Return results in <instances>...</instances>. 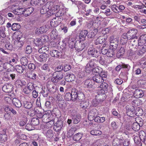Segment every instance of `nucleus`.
<instances>
[{"label": "nucleus", "instance_id": "obj_47", "mask_svg": "<svg viewBox=\"0 0 146 146\" xmlns=\"http://www.w3.org/2000/svg\"><path fill=\"white\" fill-rule=\"evenodd\" d=\"M98 31V29H94L92 32H91L89 33L88 36V37L90 38L94 37L96 35Z\"/></svg>", "mask_w": 146, "mask_h": 146}, {"label": "nucleus", "instance_id": "obj_20", "mask_svg": "<svg viewBox=\"0 0 146 146\" xmlns=\"http://www.w3.org/2000/svg\"><path fill=\"white\" fill-rule=\"evenodd\" d=\"M48 55L45 53L41 54L39 57L37 58L38 60L40 62H45L47 59Z\"/></svg>", "mask_w": 146, "mask_h": 146}, {"label": "nucleus", "instance_id": "obj_22", "mask_svg": "<svg viewBox=\"0 0 146 146\" xmlns=\"http://www.w3.org/2000/svg\"><path fill=\"white\" fill-rule=\"evenodd\" d=\"M85 46V45L84 44L79 42L78 43H76L75 49L81 51L84 48Z\"/></svg>", "mask_w": 146, "mask_h": 146}, {"label": "nucleus", "instance_id": "obj_1", "mask_svg": "<svg viewBox=\"0 0 146 146\" xmlns=\"http://www.w3.org/2000/svg\"><path fill=\"white\" fill-rule=\"evenodd\" d=\"M146 52V45H144L139 46L137 50L135 51L133 49H132L130 51V55L132 56L134 54L138 55H142L145 53Z\"/></svg>", "mask_w": 146, "mask_h": 146}, {"label": "nucleus", "instance_id": "obj_5", "mask_svg": "<svg viewBox=\"0 0 146 146\" xmlns=\"http://www.w3.org/2000/svg\"><path fill=\"white\" fill-rule=\"evenodd\" d=\"M102 82L103 83H102V84L100 85V87L101 88L103 89L102 90H101L102 91V94H99V96H100V98H101L102 96L104 97V98L102 99L100 98V101H102L105 99L106 95L105 94L104 90H106L108 87V85L107 83L105 82Z\"/></svg>", "mask_w": 146, "mask_h": 146}, {"label": "nucleus", "instance_id": "obj_7", "mask_svg": "<svg viewBox=\"0 0 146 146\" xmlns=\"http://www.w3.org/2000/svg\"><path fill=\"white\" fill-rule=\"evenodd\" d=\"M98 51L93 48L90 47L89 48L88 51V54L90 56L94 57H97Z\"/></svg>", "mask_w": 146, "mask_h": 146}, {"label": "nucleus", "instance_id": "obj_15", "mask_svg": "<svg viewBox=\"0 0 146 146\" xmlns=\"http://www.w3.org/2000/svg\"><path fill=\"white\" fill-rule=\"evenodd\" d=\"M25 11V8H20L14 9L12 12L15 15H21L23 14Z\"/></svg>", "mask_w": 146, "mask_h": 146}, {"label": "nucleus", "instance_id": "obj_13", "mask_svg": "<svg viewBox=\"0 0 146 146\" xmlns=\"http://www.w3.org/2000/svg\"><path fill=\"white\" fill-rule=\"evenodd\" d=\"M134 95L136 98H140L143 96V92L142 90L140 89H137L134 91Z\"/></svg>", "mask_w": 146, "mask_h": 146}, {"label": "nucleus", "instance_id": "obj_14", "mask_svg": "<svg viewBox=\"0 0 146 146\" xmlns=\"http://www.w3.org/2000/svg\"><path fill=\"white\" fill-rule=\"evenodd\" d=\"M49 7V15L51 16L52 15L55 14L58 12L59 6L58 5H55L53 6L52 8H51V7Z\"/></svg>", "mask_w": 146, "mask_h": 146}, {"label": "nucleus", "instance_id": "obj_31", "mask_svg": "<svg viewBox=\"0 0 146 146\" xmlns=\"http://www.w3.org/2000/svg\"><path fill=\"white\" fill-rule=\"evenodd\" d=\"M21 27L20 25L18 23H13L12 25V30L14 31H17L19 30Z\"/></svg>", "mask_w": 146, "mask_h": 146}, {"label": "nucleus", "instance_id": "obj_37", "mask_svg": "<svg viewBox=\"0 0 146 146\" xmlns=\"http://www.w3.org/2000/svg\"><path fill=\"white\" fill-rule=\"evenodd\" d=\"M24 107L27 109L31 108L32 107V104L30 102L24 101L23 103Z\"/></svg>", "mask_w": 146, "mask_h": 146}, {"label": "nucleus", "instance_id": "obj_8", "mask_svg": "<svg viewBox=\"0 0 146 146\" xmlns=\"http://www.w3.org/2000/svg\"><path fill=\"white\" fill-rule=\"evenodd\" d=\"M13 85L11 84H5L2 87L3 91L5 92H11L12 91Z\"/></svg>", "mask_w": 146, "mask_h": 146}, {"label": "nucleus", "instance_id": "obj_18", "mask_svg": "<svg viewBox=\"0 0 146 146\" xmlns=\"http://www.w3.org/2000/svg\"><path fill=\"white\" fill-rule=\"evenodd\" d=\"M71 94L72 101H74L78 100V92L77 90L72 89Z\"/></svg>", "mask_w": 146, "mask_h": 146}, {"label": "nucleus", "instance_id": "obj_58", "mask_svg": "<svg viewBox=\"0 0 146 146\" xmlns=\"http://www.w3.org/2000/svg\"><path fill=\"white\" fill-rule=\"evenodd\" d=\"M78 100H82L84 99L85 97L84 94L81 92H78Z\"/></svg>", "mask_w": 146, "mask_h": 146}, {"label": "nucleus", "instance_id": "obj_50", "mask_svg": "<svg viewBox=\"0 0 146 146\" xmlns=\"http://www.w3.org/2000/svg\"><path fill=\"white\" fill-rule=\"evenodd\" d=\"M5 48L7 51L9 52L10 50H12V46L10 42H8L5 44Z\"/></svg>", "mask_w": 146, "mask_h": 146}, {"label": "nucleus", "instance_id": "obj_17", "mask_svg": "<svg viewBox=\"0 0 146 146\" xmlns=\"http://www.w3.org/2000/svg\"><path fill=\"white\" fill-rule=\"evenodd\" d=\"M139 136H136L134 137V140L135 144V146H141L142 143L141 141L142 139L140 137V132L139 133Z\"/></svg>", "mask_w": 146, "mask_h": 146}, {"label": "nucleus", "instance_id": "obj_21", "mask_svg": "<svg viewBox=\"0 0 146 146\" xmlns=\"http://www.w3.org/2000/svg\"><path fill=\"white\" fill-rule=\"evenodd\" d=\"M92 71L93 73H98V74L99 75H100L101 73L103 72L102 68L99 66L93 68L92 70Z\"/></svg>", "mask_w": 146, "mask_h": 146}, {"label": "nucleus", "instance_id": "obj_26", "mask_svg": "<svg viewBox=\"0 0 146 146\" xmlns=\"http://www.w3.org/2000/svg\"><path fill=\"white\" fill-rule=\"evenodd\" d=\"M27 121V118L26 117H22L19 121V125L20 126H23L26 124Z\"/></svg>", "mask_w": 146, "mask_h": 146}, {"label": "nucleus", "instance_id": "obj_32", "mask_svg": "<svg viewBox=\"0 0 146 146\" xmlns=\"http://www.w3.org/2000/svg\"><path fill=\"white\" fill-rule=\"evenodd\" d=\"M25 68L24 66H21L19 65H17L15 67V69L19 73H22L24 71V69Z\"/></svg>", "mask_w": 146, "mask_h": 146}, {"label": "nucleus", "instance_id": "obj_49", "mask_svg": "<svg viewBox=\"0 0 146 146\" xmlns=\"http://www.w3.org/2000/svg\"><path fill=\"white\" fill-rule=\"evenodd\" d=\"M21 62L23 66H24L25 67V66H27L28 64V60L25 57H23L21 58Z\"/></svg>", "mask_w": 146, "mask_h": 146}, {"label": "nucleus", "instance_id": "obj_60", "mask_svg": "<svg viewBox=\"0 0 146 146\" xmlns=\"http://www.w3.org/2000/svg\"><path fill=\"white\" fill-rule=\"evenodd\" d=\"M111 127H112L113 129L114 130H115L117 129L118 127V125L115 121L112 122L111 124Z\"/></svg>", "mask_w": 146, "mask_h": 146}, {"label": "nucleus", "instance_id": "obj_41", "mask_svg": "<svg viewBox=\"0 0 146 146\" xmlns=\"http://www.w3.org/2000/svg\"><path fill=\"white\" fill-rule=\"evenodd\" d=\"M115 50H113L111 48H110L108 50V52L106 54L108 57H112L115 54L114 51Z\"/></svg>", "mask_w": 146, "mask_h": 146}, {"label": "nucleus", "instance_id": "obj_28", "mask_svg": "<svg viewBox=\"0 0 146 146\" xmlns=\"http://www.w3.org/2000/svg\"><path fill=\"white\" fill-rule=\"evenodd\" d=\"M140 137L145 144L146 145V134L143 131H140Z\"/></svg>", "mask_w": 146, "mask_h": 146}, {"label": "nucleus", "instance_id": "obj_12", "mask_svg": "<svg viewBox=\"0 0 146 146\" xmlns=\"http://www.w3.org/2000/svg\"><path fill=\"white\" fill-rule=\"evenodd\" d=\"M127 114L128 116L131 117L135 116L134 108L133 106H130L127 109Z\"/></svg>", "mask_w": 146, "mask_h": 146}, {"label": "nucleus", "instance_id": "obj_19", "mask_svg": "<svg viewBox=\"0 0 146 146\" xmlns=\"http://www.w3.org/2000/svg\"><path fill=\"white\" fill-rule=\"evenodd\" d=\"M13 104L16 107L19 108L22 106L21 103L18 99L14 98L12 100Z\"/></svg>", "mask_w": 146, "mask_h": 146}, {"label": "nucleus", "instance_id": "obj_39", "mask_svg": "<svg viewBox=\"0 0 146 146\" xmlns=\"http://www.w3.org/2000/svg\"><path fill=\"white\" fill-rule=\"evenodd\" d=\"M88 34V32L87 30H84L81 31L79 34V37L80 38H85Z\"/></svg>", "mask_w": 146, "mask_h": 146}, {"label": "nucleus", "instance_id": "obj_54", "mask_svg": "<svg viewBox=\"0 0 146 146\" xmlns=\"http://www.w3.org/2000/svg\"><path fill=\"white\" fill-rule=\"evenodd\" d=\"M96 59H91L89 61L88 64L89 66L92 67L96 65Z\"/></svg>", "mask_w": 146, "mask_h": 146}, {"label": "nucleus", "instance_id": "obj_63", "mask_svg": "<svg viewBox=\"0 0 146 146\" xmlns=\"http://www.w3.org/2000/svg\"><path fill=\"white\" fill-rule=\"evenodd\" d=\"M34 127L32 126V125L30 123H27L25 127V128L29 131H31L34 129Z\"/></svg>", "mask_w": 146, "mask_h": 146}, {"label": "nucleus", "instance_id": "obj_46", "mask_svg": "<svg viewBox=\"0 0 146 146\" xmlns=\"http://www.w3.org/2000/svg\"><path fill=\"white\" fill-rule=\"evenodd\" d=\"M45 135L48 138H52L53 136L52 131L50 129L48 130L46 133Z\"/></svg>", "mask_w": 146, "mask_h": 146}, {"label": "nucleus", "instance_id": "obj_3", "mask_svg": "<svg viewBox=\"0 0 146 146\" xmlns=\"http://www.w3.org/2000/svg\"><path fill=\"white\" fill-rule=\"evenodd\" d=\"M138 31L137 29L133 28L129 30L126 34V35H127L129 40L137 38V36L136 35L138 33Z\"/></svg>", "mask_w": 146, "mask_h": 146}, {"label": "nucleus", "instance_id": "obj_4", "mask_svg": "<svg viewBox=\"0 0 146 146\" xmlns=\"http://www.w3.org/2000/svg\"><path fill=\"white\" fill-rule=\"evenodd\" d=\"M52 76L51 80L53 82L56 83L62 79L64 75L62 72H56L53 74Z\"/></svg>", "mask_w": 146, "mask_h": 146}, {"label": "nucleus", "instance_id": "obj_61", "mask_svg": "<svg viewBox=\"0 0 146 146\" xmlns=\"http://www.w3.org/2000/svg\"><path fill=\"white\" fill-rule=\"evenodd\" d=\"M34 84L32 83H29L27 84L26 87L31 92L34 89Z\"/></svg>", "mask_w": 146, "mask_h": 146}, {"label": "nucleus", "instance_id": "obj_53", "mask_svg": "<svg viewBox=\"0 0 146 146\" xmlns=\"http://www.w3.org/2000/svg\"><path fill=\"white\" fill-rule=\"evenodd\" d=\"M136 123H138L139 125L141 126H142L143 124V120L140 117H137L135 118Z\"/></svg>", "mask_w": 146, "mask_h": 146}, {"label": "nucleus", "instance_id": "obj_44", "mask_svg": "<svg viewBox=\"0 0 146 146\" xmlns=\"http://www.w3.org/2000/svg\"><path fill=\"white\" fill-rule=\"evenodd\" d=\"M34 44L37 46H41L43 44L42 41L40 39L36 38L33 41Z\"/></svg>", "mask_w": 146, "mask_h": 146}, {"label": "nucleus", "instance_id": "obj_25", "mask_svg": "<svg viewBox=\"0 0 146 146\" xmlns=\"http://www.w3.org/2000/svg\"><path fill=\"white\" fill-rule=\"evenodd\" d=\"M106 39V38L104 36H100L96 40L95 42V43L96 44H102L105 41Z\"/></svg>", "mask_w": 146, "mask_h": 146}, {"label": "nucleus", "instance_id": "obj_29", "mask_svg": "<svg viewBox=\"0 0 146 146\" xmlns=\"http://www.w3.org/2000/svg\"><path fill=\"white\" fill-rule=\"evenodd\" d=\"M128 39L127 35L125 34L122 35L121 38L120 42L122 44H124L126 43L127 42V40Z\"/></svg>", "mask_w": 146, "mask_h": 146}, {"label": "nucleus", "instance_id": "obj_57", "mask_svg": "<svg viewBox=\"0 0 146 146\" xmlns=\"http://www.w3.org/2000/svg\"><path fill=\"white\" fill-rule=\"evenodd\" d=\"M111 9L115 13H117L119 12L118 10V7L116 5H113L111 6Z\"/></svg>", "mask_w": 146, "mask_h": 146}, {"label": "nucleus", "instance_id": "obj_11", "mask_svg": "<svg viewBox=\"0 0 146 146\" xmlns=\"http://www.w3.org/2000/svg\"><path fill=\"white\" fill-rule=\"evenodd\" d=\"M75 78V76L74 74L66 73L65 76V79L66 81L70 82L74 81Z\"/></svg>", "mask_w": 146, "mask_h": 146}, {"label": "nucleus", "instance_id": "obj_48", "mask_svg": "<svg viewBox=\"0 0 146 146\" xmlns=\"http://www.w3.org/2000/svg\"><path fill=\"white\" fill-rule=\"evenodd\" d=\"M90 133L92 135H101L102 133L100 131L98 130H93L91 131Z\"/></svg>", "mask_w": 146, "mask_h": 146}, {"label": "nucleus", "instance_id": "obj_16", "mask_svg": "<svg viewBox=\"0 0 146 146\" xmlns=\"http://www.w3.org/2000/svg\"><path fill=\"white\" fill-rule=\"evenodd\" d=\"M123 141L117 138L113 140L112 144L113 146H122Z\"/></svg>", "mask_w": 146, "mask_h": 146}, {"label": "nucleus", "instance_id": "obj_27", "mask_svg": "<svg viewBox=\"0 0 146 146\" xmlns=\"http://www.w3.org/2000/svg\"><path fill=\"white\" fill-rule=\"evenodd\" d=\"M84 84L85 87L89 88H92L93 86L92 83V81L89 79L86 80L85 81Z\"/></svg>", "mask_w": 146, "mask_h": 146}, {"label": "nucleus", "instance_id": "obj_34", "mask_svg": "<svg viewBox=\"0 0 146 146\" xmlns=\"http://www.w3.org/2000/svg\"><path fill=\"white\" fill-rule=\"evenodd\" d=\"M81 118V116L79 115H76L74 116L73 117V123L74 124H77L80 121Z\"/></svg>", "mask_w": 146, "mask_h": 146}, {"label": "nucleus", "instance_id": "obj_36", "mask_svg": "<svg viewBox=\"0 0 146 146\" xmlns=\"http://www.w3.org/2000/svg\"><path fill=\"white\" fill-rule=\"evenodd\" d=\"M39 123V119L36 118H33L31 121V124L33 126H36L38 125Z\"/></svg>", "mask_w": 146, "mask_h": 146}, {"label": "nucleus", "instance_id": "obj_23", "mask_svg": "<svg viewBox=\"0 0 146 146\" xmlns=\"http://www.w3.org/2000/svg\"><path fill=\"white\" fill-rule=\"evenodd\" d=\"M5 31V28L4 27H0V39L4 38L6 36Z\"/></svg>", "mask_w": 146, "mask_h": 146}, {"label": "nucleus", "instance_id": "obj_40", "mask_svg": "<svg viewBox=\"0 0 146 146\" xmlns=\"http://www.w3.org/2000/svg\"><path fill=\"white\" fill-rule=\"evenodd\" d=\"M139 41L140 43L145 44L146 43V34L143 35L139 37Z\"/></svg>", "mask_w": 146, "mask_h": 146}, {"label": "nucleus", "instance_id": "obj_62", "mask_svg": "<svg viewBox=\"0 0 146 146\" xmlns=\"http://www.w3.org/2000/svg\"><path fill=\"white\" fill-rule=\"evenodd\" d=\"M110 42H114L115 44L118 43V40L117 39L114 38L113 36H111L110 38Z\"/></svg>", "mask_w": 146, "mask_h": 146}, {"label": "nucleus", "instance_id": "obj_52", "mask_svg": "<svg viewBox=\"0 0 146 146\" xmlns=\"http://www.w3.org/2000/svg\"><path fill=\"white\" fill-rule=\"evenodd\" d=\"M71 93L70 92L66 93L64 97L65 99L67 101H70L72 100V95Z\"/></svg>", "mask_w": 146, "mask_h": 146}, {"label": "nucleus", "instance_id": "obj_64", "mask_svg": "<svg viewBox=\"0 0 146 146\" xmlns=\"http://www.w3.org/2000/svg\"><path fill=\"white\" fill-rule=\"evenodd\" d=\"M99 58V62L101 64L103 65L106 64V62L103 57L100 56Z\"/></svg>", "mask_w": 146, "mask_h": 146}, {"label": "nucleus", "instance_id": "obj_2", "mask_svg": "<svg viewBox=\"0 0 146 146\" xmlns=\"http://www.w3.org/2000/svg\"><path fill=\"white\" fill-rule=\"evenodd\" d=\"M107 77V73L105 72L101 73L100 75H96L93 77V81L98 83H101L104 81L103 78Z\"/></svg>", "mask_w": 146, "mask_h": 146}, {"label": "nucleus", "instance_id": "obj_33", "mask_svg": "<svg viewBox=\"0 0 146 146\" xmlns=\"http://www.w3.org/2000/svg\"><path fill=\"white\" fill-rule=\"evenodd\" d=\"M131 40L130 45L132 46L133 48H135L138 43V40L137 38L131 39Z\"/></svg>", "mask_w": 146, "mask_h": 146}, {"label": "nucleus", "instance_id": "obj_6", "mask_svg": "<svg viewBox=\"0 0 146 146\" xmlns=\"http://www.w3.org/2000/svg\"><path fill=\"white\" fill-rule=\"evenodd\" d=\"M63 125V122L61 120H58L54 124L53 129L56 131H60Z\"/></svg>", "mask_w": 146, "mask_h": 146}, {"label": "nucleus", "instance_id": "obj_45", "mask_svg": "<svg viewBox=\"0 0 146 146\" xmlns=\"http://www.w3.org/2000/svg\"><path fill=\"white\" fill-rule=\"evenodd\" d=\"M68 43L69 46L71 48H76L75 46H76V43H75L72 39L69 40Z\"/></svg>", "mask_w": 146, "mask_h": 146}, {"label": "nucleus", "instance_id": "obj_55", "mask_svg": "<svg viewBox=\"0 0 146 146\" xmlns=\"http://www.w3.org/2000/svg\"><path fill=\"white\" fill-rule=\"evenodd\" d=\"M118 43L115 44L114 42H110V48L115 50L117 46Z\"/></svg>", "mask_w": 146, "mask_h": 146}, {"label": "nucleus", "instance_id": "obj_42", "mask_svg": "<svg viewBox=\"0 0 146 146\" xmlns=\"http://www.w3.org/2000/svg\"><path fill=\"white\" fill-rule=\"evenodd\" d=\"M50 24L52 27H55L58 25L59 23L56 20V18H54L52 19L50 22Z\"/></svg>", "mask_w": 146, "mask_h": 146}, {"label": "nucleus", "instance_id": "obj_35", "mask_svg": "<svg viewBox=\"0 0 146 146\" xmlns=\"http://www.w3.org/2000/svg\"><path fill=\"white\" fill-rule=\"evenodd\" d=\"M89 105L88 102L87 101H82L80 103V107L83 109L86 110Z\"/></svg>", "mask_w": 146, "mask_h": 146}, {"label": "nucleus", "instance_id": "obj_51", "mask_svg": "<svg viewBox=\"0 0 146 146\" xmlns=\"http://www.w3.org/2000/svg\"><path fill=\"white\" fill-rule=\"evenodd\" d=\"M139 65L141 68H145L146 67V60L141 59L139 62Z\"/></svg>", "mask_w": 146, "mask_h": 146}, {"label": "nucleus", "instance_id": "obj_43", "mask_svg": "<svg viewBox=\"0 0 146 146\" xmlns=\"http://www.w3.org/2000/svg\"><path fill=\"white\" fill-rule=\"evenodd\" d=\"M88 114L95 117L98 116V112L96 109H93L89 111Z\"/></svg>", "mask_w": 146, "mask_h": 146}, {"label": "nucleus", "instance_id": "obj_30", "mask_svg": "<svg viewBox=\"0 0 146 146\" xmlns=\"http://www.w3.org/2000/svg\"><path fill=\"white\" fill-rule=\"evenodd\" d=\"M83 135V134L78 133L73 136V139L75 141H78L81 139Z\"/></svg>", "mask_w": 146, "mask_h": 146}, {"label": "nucleus", "instance_id": "obj_24", "mask_svg": "<svg viewBox=\"0 0 146 146\" xmlns=\"http://www.w3.org/2000/svg\"><path fill=\"white\" fill-rule=\"evenodd\" d=\"M135 115L137 116H140L142 115L143 113V110L139 107H137L134 110Z\"/></svg>", "mask_w": 146, "mask_h": 146}, {"label": "nucleus", "instance_id": "obj_38", "mask_svg": "<svg viewBox=\"0 0 146 146\" xmlns=\"http://www.w3.org/2000/svg\"><path fill=\"white\" fill-rule=\"evenodd\" d=\"M141 126L140 125H139L138 123L135 122L132 124V127L133 130L136 131L139 129Z\"/></svg>", "mask_w": 146, "mask_h": 146}, {"label": "nucleus", "instance_id": "obj_59", "mask_svg": "<svg viewBox=\"0 0 146 146\" xmlns=\"http://www.w3.org/2000/svg\"><path fill=\"white\" fill-rule=\"evenodd\" d=\"M15 43L16 44L17 46L18 47H21L23 46L24 44L23 42L20 39L19 40L16 41Z\"/></svg>", "mask_w": 146, "mask_h": 146}, {"label": "nucleus", "instance_id": "obj_9", "mask_svg": "<svg viewBox=\"0 0 146 146\" xmlns=\"http://www.w3.org/2000/svg\"><path fill=\"white\" fill-rule=\"evenodd\" d=\"M49 11V4H47L42 7V9L40 10V13L42 14H44L47 13L49 15L50 12Z\"/></svg>", "mask_w": 146, "mask_h": 146}, {"label": "nucleus", "instance_id": "obj_56", "mask_svg": "<svg viewBox=\"0 0 146 146\" xmlns=\"http://www.w3.org/2000/svg\"><path fill=\"white\" fill-rule=\"evenodd\" d=\"M47 29L45 27H41L38 29L39 33H38L42 34L43 33H45L47 31Z\"/></svg>", "mask_w": 146, "mask_h": 146}, {"label": "nucleus", "instance_id": "obj_10", "mask_svg": "<svg viewBox=\"0 0 146 146\" xmlns=\"http://www.w3.org/2000/svg\"><path fill=\"white\" fill-rule=\"evenodd\" d=\"M50 54L52 56L57 58H61L62 55L61 52L56 50H51Z\"/></svg>", "mask_w": 146, "mask_h": 146}]
</instances>
